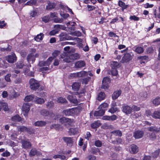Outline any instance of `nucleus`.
I'll use <instances>...</instances> for the list:
<instances>
[{
  "instance_id": "nucleus-61",
  "label": "nucleus",
  "mask_w": 160,
  "mask_h": 160,
  "mask_svg": "<svg viewBox=\"0 0 160 160\" xmlns=\"http://www.w3.org/2000/svg\"><path fill=\"white\" fill-rule=\"evenodd\" d=\"M89 78L87 77L83 78L82 81V83L86 84L89 81Z\"/></svg>"
},
{
  "instance_id": "nucleus-22",
  "label": "nucleus",
  "mask_w": 160,
  "mask_h": 160,
  "mask_svg": "<svg viewBox=\"0 0 160 160\" xmlns=\"http://www.w3.org/2000/svg\"><path fill=\"white\" fill-rule=\"evenodd\" d=\"M118 5L122 8V10L123 11L124 9L127 8L128 7V5H126L124 2L121 1H119L118 3Z\"/></svg>"
},
{
  "instance_id": "nucleus-29",
  "label": "nucleus",
  "mask_w": 160,
  "mask_h": 160,
  "mask_svg": "<svg viewBox=\"0 0 160 160\" xmlns=\"http://www.w3.org/2000/svg\"><path fill=\"white\" fill-rule=\"evenodd\" d=\"M34 95H31L26 96L24 100L25 102H30L33 100H34Z\"/></svg>"
},
{
  "instance_id": "nucleus-14",
  "label": "nucleus",
  "mask_w": 160,
  "mask_h": 160,
  "mask_svg": "<svg viewBox=\"0 0 160 160\" xmlns=\"http://www.w3.org/2000/svg\"><path fill=\"white\" fill-rule=\"evenodd\" d=\"M17 57L14 54L8 56L7 61L9 63H13L16 60Z\"/></svg>"
},
{
  "instance_id": "nucleus-45",
  "label": "nucleus",
  "mask_w": 160,
  "mask_h": 160,
  "mask_svg": "<svg viewBox=\"0 0 160 160\" xmlns=\"http://www.w3.org/2000/svg\"><path fill=\"white\" fill-rule=\"evenodd\" d=\"M86 72L84 71H82L80 72H77V78L84 76L86 74Z\"/></svg>"
},
{
  "instance_id": "nucleus-19",
  "label": "nucleus",
  "mask_w": 160,
  "mask_h": 160,
  "mask_svg": "<svg viewBox=\"0 0 160 160\" xmlns=\"http://www.w3.org/2000/svg\"><path fill=\"white\" fill-rule=\"evenodd\" d=\"M110 66L112 69L117 68L120 67V65L118 62L116 61H112L111 62Z\"/></svg>"
},
{
  "instance_id": "nucleus-23",
  "label": "nucleus",
  "mask_w": 160,
  "mask_h": 160,
  "mask_svg": "<svg viewBox=\"0 0 160 160\" xmlns=\"http://www.w3.org/2000/svg\"><path fill=\"white\" fill-rule=\"evenodd\" d=\"M28 127L24 126H20L17 127V129L18 132H26L28 130Z\"/></svg>"
},
{
  "instance_id": "nucleus-25",
  "label": "nucleus",
  "mask_w": 160,
  "mask_h": 160,
  "mask_svg": "<svg viewBox=\"0 0 160 160\" xmlns=\"http://www.w3.org/2000/svg\"><path fill=\"white\" fill-rule=\"evenodd\" d=\"M67 99L71 102L74 104H77L78 103V101L76 99L74 98L72 95H68V97Z\"/></svg>"
},
{
  "instance_id": "nucleus-37",
  "label": "nucleus",
  "mask_w": 160,
  "mask_h": 160,
  "mask_svg": "<svg viewBox=\"0 0 160 160\" xmlns=\"http://www.w3.org/2000/svg\"><path fill=\"white\" fill-rule=\"evenodd\" d=\"M112 136H118L119 137H121L122 135V133L119 130H115L111 132Z\"/></svg>"
},
{
  "instance_id": "nucleus-47",
  "label": "nucleus",
  "mask_w": 160,
  "mask_h": 160,
  "mask_svg": "<svg viewBox=\"0 0 160 160\" xmlns=\"http://www.w3.org/2000/svg\"><path fill=\"white\" fill-rule=\"evenodd\" d=\"M100 125V124L99 123H98V122H95L92 123L91 125V126L92 128L95 129L98 127Z\"/></svg>"
},
{
  "instance_id": "nucleus-56",
  "label": "nucleus",
  "mask_w": 160,
  "mask_h": 160,
  "mask_svg": "<svg viewBox=\"0 0 160 160\" xmlns=\"http://www.w3.org/2000/svg\"><path fill=\"white\" fill-rule=\"evenodd\" d=\"M132 108V111H138L140 110V108L139 107H138L136 106L133 105L132 106L131 108Z\"/></svg>"
},
{
  "instance_id": "nucleus-9",
  "label": "nucleus",
  "mask_w": 160,
  "mask_h": 160,
  "mask_svg": "<svg viewBox=\"0 0 160 160\" xmlns=\"http://www.w3.org/2000/svg\"><path fill=\"white\" fill-rule=\"evenodd\" d=\"M132 59L131 55L129 53L125 54L122 57V62H127L131 60Z\"/></svg>"
},
{
  "instance_id": "nucleus-33",
  "label": "nucleus",
  "mask_w": 160,
  "mask_h": 160,
  "mask_svg": "<svg viewBox=\"0 0 160 160\" xmlns=\"http://www.w3.org/2000/svg\"><path fill=\"white\" fill-rule=\"evenodd\" d=\"M148 130L151 132H158L160 130V128H158L156 127H151L148 128Z\"/></svg>"
},
{
  "instance_id": "nucleus-1",
  "label": "nucleus",
  "mask_w": 160,
  "mask_h": 160,
  "mask_svg": "<svg viewBox=\"0 0 160 160\" xmlns=\"http://www.w3.org/2000/svg\"><path fill=\"white\" fill-rule=\"evenodd\" d=\"M80 108L76 107L64 110L62 113L66 116L74 115L78 114L80 112Z\"/></svg>"
},
{
  "instance_id": "nucleus-51",
  "label": "nucleus",
  "mask_w": 160,
  "mask_h": 160,
  "mask_svg": "<svg viewBox=\"0 0 160 160\" xmlns=\"http://www.w3.org/2000/svg\"><path fill=\"white\" fill-rule=\"evenodd\" d=\"M11 75L10 73L8 74L5 77V80L8 82H10L11 81L10 77H11Z\"/></svg>"
},
{
  "instance_id": "nucleus-44",
  "label": "nucleus",
  "mask_w": 160,
  "mask_h": 160,
  "mask_svg": "<svg viewBox=\"0 0 160 160\" xmlns=\"http://www.w3.org/2000/svg\"><path fill=\"white\" fill-rule=\"evenodd\" d=\"M53 158L55 159L58 158H60L62 160H64L65 159V157L62 155H54L53 156Z\"/></svg>"
},
{
  "instance_id": "nucleus-13",
  "label": "nucleus",
  "mask_w": 160,
  "mask_h": 160,
  "mask_svg": "<svg viewBox=\"0 0 160 160\" xmlns=\"http://www.w3.org/2000/svg\"><path fill=\"white\" fill-rule=\"evenodd\" d=\"M85 66V63L84 61H79L76 62L75 64V67L76 68H80L84 67Z\"/></svg>"
},
{
  "instance_id": "nucleus-16",
  "label": "nucleus",
  "mask_w": 160,
  "mask_h": 160,
  "mask_svg": "<svg viewBox=\"0 0 160 160\" xmlns=\"http://www.w3.org/2000/svg\"><path fill=\"white\" fill-rule=\"evenodd\" d=\"M41 114L44 116H49L51 118L53 117L54 116L53 113L52 112H49L47 110L43 109L41 110Z\"/></svg>"
},
{
  "instance_id": "nucleus-39",
  "label": "nucleus",
  "mask_w": 160,
  "mask_h": 160,
  "mask_svg": "<svg viewBox=\"0 0 160 160\" xmlns=\"http://www.w3.org/2000/svg\"><path fill=\"white\" fill-rule=\"evenodd\" d=\"M108 106V105L107 103L104 102L99 106V108H101L102 110H104V112H105L106 110V108H107Z\"/></svg>"
},
{
  "instance_id": "nucleus-40",
  "label": "nucleus",
  "mask_w": 160,
  "mask_h": 160,
  "mask_svg": "<svg viewBox=\"0 0 160 160\" xmlns=\"http://www.w3.org/2000/svg\"><path fill=\"white\" fill-rule=\"evenodd\" d=\"M71 58L72 59V61L74 60L77 59L79 57V55L77 53H75L71 54H70Z\"/></svg>"
},
{
  "instance_id": "nucleus-42",
  "label": "nucleus",
  "mask_w": 160,
  "mask_h": 160,
  "mask_svg": "<svg viewBox=\"0 0 160 160\" xmlns=\"http://www.w3.org/2000/svg\"><path fill=\"white\" fill-rule=\"evenodd\" d=\"M57 101L58 103H66L67 102L66 100L62 97H60L57 99Z\"/></svg>"
},
{
  "instance_id": "nucleus-27",
  "label": "nucleus",
  "mask_w": 160,
  "mask_h": 160,
  "mask_svg": "<svg viewBox=\"0 0 160 160\" xmlns=\"http://www.w3.org/2000/svg\"><path fill=\"white\" fill-rule=\"evenodd\" d=\"M105 112L104 110H102L100 108V109L98 111H95L94 113V116H102L104 114Z\"/></svg>"
},
{
  "instance_id": "nucleus-53",
  "label": "nucleus",
  "mask_w": 160,
  "mask_h": 160,
  "mask_svg": "<svg viewBox=\"0 0 160 160\" xmlns=\"http://www.w3.org/2000/svg\"><path fill=\"white\" fill-rule=\"evenodd\" d=\"M27 132H28L30 134H33L34 133L35 130L30 127H28V130Z\"/></svg>"
},
{
  "instance_id": "nucleus-49",
  "label": "nucleus",
  "mask_w": 160,
  "mask_h": 160,
  "mask_svg": "<svg viewBox=\"0 0 160 160\" xmlns=\"http://www.w3.org/2000/svg\"><path fill=\"white\" fill-rule=\"evenodd\" d=\"M46 105L47 108H50L53 107L54 103L52 102L51 101L48 102Z\"/></svg>"
},
{
  "instance_id": "nucleus-54",
  "label": "nucleus",
  "mask_w": 160,
  "mask_h": 160,
  "mask_svg": "<svg viewBox=\"0 0 160 160\" xmlns=\"http://www.w3.org/2000/svg\"><path fill=\"white\" fill-rule=\"evenodd\" d=\"M49 19L50 18L48 15L45 16L42 18V21L45 23L48 22L49 21Z\"/></svg>"
},
{
  "instance_id": "nucleus-18",
  "label": "nucleus",
  "mask_w": 160,
  "mask_h": 160,
  "mask_svg": "<svg viewBox=\"0 0 160 160\" xmlns=\"http://www.w3.org/2000/svg\"><path fill=\"white\" fill-rule=\"evenodd\" d=\"M34 101L36 103L40 104L43 103L45 102V101L43 98L36 96L35 97Z\"/></svg>"
},
{
  "instance_id": "nucleus-36",
  "label": "nucleus",
  "mask_w": 160,
  "mask_h": 160,
  "mask_svg": "<svg viewBox=\"0 0 160 160\" xmlns=\"http://www.w3.org/2000/svg\"><path fill=\"white\" fill-rule=\"evenodd\" d=\"M105 97V93L103 92H101L98 94L97 98L98 100L99 101H101L104 99Z\"/></svg>"
},
{
  "instance_id": "nucleus-20",
  "label": "nucleus",
  "mask_w": 160,
  "mask_h": 160,
  "mask_svg": "<svg viewBox=\"0 0 160 160\" xmlns=\"http://www.w3.org/2000/svg\"><path fill=\"white\" fill-rule=\"evenodd\" d=\"M80 85V83L79 82H74L72 85V89L74 91L78 90Z\"/></svg>"
},
{
  "instance_id": "nucleus-63",
  "label": "nucleus",
  "mask_w": 160,
  "mask_h": 160,
  "mask_svg": "<svg viewBox=\"0 0 160 160\" xmlns=\"http://www.w3.org/2000/svg\"><path fill=\"white\" fill-rule=\"evenodd\" d=\"M53 21L54 22L56 23H61L63 21L62 19L59 18H54Z\"/></svg>"
},
{
  "instance_id": "nucleus-48",
  "label": "nucleus",
  "mask_w": 160,
  "mask_h": 160,
  "mask_svg": "<svg viewBox=\"0 0 160 160\" xmlns=\"http://www.w3.org/2000/svg\"><path fill=\"white\" fill-rule=\"evenodd\" d=\"M24 72L25 74L27 75L31 76H34L33 73L30 71L28 69L25 70Z\"/></svg>"
},
{
  "instance_id": "nucleus-15",
  "label": "nucleus",
  "mask_w": 160,
  "mask_h": 160,
  "mask_svg": "<svg viewBox=\"0 0 160 160\" xmlns=\"http://www.w3.org/2000/svg\"><path fill=\"white\" fill-rule=\"evenodd\" d=\"M64 141L68 145H71L73 143L72 138L70 137H65L63 138Z\"/></svg>"
},
{
  "instance_id": "nucleus-5",
  "label": "nucleus",
  "mask_w": 160,
  "mask_h": 160,
  "mask_svg": "<svg viewBox=\"0 0 160 160\" xmlns=\"http://www.w3.org/2000/svg\"><path fill=\"white\" fill-rule=\"evenodd\" d=\"M2 109L5 111H8L9 109L7 103L3 100L0 101V111Z\"/></svg>"
},
{
  "instance_id": "nucleus-11",
  "label": "nucleus",
  "mask_w": 160,
  "mask_h": 160,
  "mask_svg": "<svg viewBox=\"0 0 160 160\" xmlns=\"http://www.w3.org/2000/svg\"><path fill=\"white\" fill-rule=\"evenodd\" d=\"M110 80L109 78L107 77L103 78L102 81V88L105 89L108 88V84L110 82Z\"/></svg>"
},
{
  "instance_id": "nucleus-50",
  "label": "nucleus",
  "mask_w": 160,
  "mask_h": 160,
  "mask_svg": "<svg viewBox=\"0 0 160 160\" xmlns=\"http://www.w3.org/2000/svg\"><path fill=\"white\" fill-rule=\"evenodd\" d=\"M118 110V109L116 107H112L109 110L108 112L112 113H113L117 111Z\"/></svg>"
},
{
  "instance_id": "nucleus-8",
  "label": "nucleus",
  "mask_w": 160,
  "mask_h": 160,
  "mask_svg": "<svg viewBox=\"0 0 160 160\" xmlns=\"http://www.w3.org/2000/svg\"><path fill=\"white\" fill-rule=\"evenodd\" d=\"M22 146L23 148L25 149H29L31 146V144L28 140H22L21 141Z\"/></svg>"
},
{
  "instance_id": "nucleus-55",
  "label": "nucleus",
  "mask_w": 160,
  "mask_h": 160,
  "mask_svg": "<svg viewBox=\"0 0 160 160\" xmlns=\"http://www.w3.org/2000/svg\"><path fill=\"white\" fill-rule=\"evenodd\" d=\"M129 19L131 20H133L136 21H138L139 20V18L135 15L130 16V17Z\"/></svg>"
},
{
  "instance_id": "nucleus-64",
  "label": "nucleus",
  "mask_w": 160,
  "mask_h": 160,
  "mask_svg": "<svg viewBox=\"0 0 160 160\" xmlns=\"http://www.w3.org/2000/svg\"><path fill=\"white\" fill-rule=\"evenodd\" d=\"M77 78V73H71L69 75V78Z\"/></svg>"
},
{
  "instance_id": "nucleus-24",
  "label": "nucleus",
  "mask_w": 160,
  "mask_h": 160,
  "mask_svg": "<svg viewBox=\"0 0 160 160\" xmlns=\"http://www.w3.org/2000/svg\"><path fill=\"white\" fill-rule=\"evenodd\" d=\"M27 59L29 63H33L35 60V57L32 54H30L28 56Z\"/></svg>"
},
{
  "instance_id": "nucleus-3",
  "label": "nucleus",
  "mask_w": 160,
  "mask_h": 160,
  "mask_svg": "<svg viewBox=\"0 0 160 160\" xmlns=\"http://www.w3.org/2000/svg\"><path fill=\"white\" fill-rule=\"evenodd\" d=\"M59 120L60 122L67 127H68V125H71L73 122V120L64 117L61 118Z\"/></svg>"
},
{
  "instance_id": "nucleus-26",
  "label": "nucleus",
  "mask_w": 160,
  "mask_h": 160,
  "mask_svg": "<svg viewBox=\"0 0 160 160\" xmlns=\"http://www.w3.org/2000/svg\"><path fill=\"white\" fill-rule=\"evenodd\" d=\"M46 124V122H45L42 121H39L35 122L34 125L36 126L42 127L44 126Z\"/></svg>"
},
{
  "instance_id": "nucleus-32",
  "label": "nucleus",
  "mask_w": 160,
  "mask_h": 160,
  "mask_svg": "<svg viewBox=\"0 0 160 160\" xmlns=\"http://www.w3.org/2000/svg\"><path fill=\"white\" fill-rule=\"evenodd\" d=\"M134 51L138 53H141L144 52L143 48L141 47H134Z\"/></svg>"
},
{
  "instance_id": "nucleus-43",
  "label": "nucleus",
  "mask_w": 160,
  "mask_h": 160,
  "mask_svg": "<svg viewBox=\"0 0 160 160\" xmlns=\"http://www.w3.org/2000/svg\"><path fill=\"white\" fill-rule=\"evenodd\" d=\"M112 142L114 144H118L121 143L122 142V141L121 138H118L116 139V140H112Z\"/></svg>"
},
{
  "instance_id": "nucleus-17",
  "label": "nucleus",
  "mask_w": 160,
  "mask_h": 160,
  "mask_svg": "<svg viewBox=\"0 0 160 160\" xmlns=\"http://www.w3.org/2000/svg\"><path fill=\"white\" fill-rule=\"evenodd\" d=\"M53 59V58L52 57H50L46 62H41L40 64H42L43 66H48L50 64L52 60Z\"/></svg>"
},
{
  "instance_id": "nucleus-41",
  "label": "nucleus",
  "mask_w": 160,
  "mask_h": 160,
  "mask_svg": "<svg viewBox=\"0 0 160 160\" xmlns=\"http://www.w3.org/2000/svg\"><path fill=\"white\" fill-rule=\"evenodd\" d=\"M37 2L36 0H30L25 4V5L32 6Z\"/></svg>"
},
{
  "instance_id": "nucleus-35",
  "label": "nucleus",
  "mask_w": 160,
  "mask_h": 160,
  "mask_svg": "<svg viewBox=\"0 0 160 160\" xmlns=\"http://www.w3.org/2000/svg\"><path fill=\"white\" fill-rule=\"evenodd\" d=\"M152 103L155 106H158L160 104V97H158L155 98L153 101Z\"/></svg>"
},
{
  "instance_id": "nucleus-6",
  "label": "nucleus",
  "mask_w": 160,
  "mask_h": 160,
  "mask_svg": "<svg viewBox=\"0 0 160 160\" xmlns=\"http://www.w3.org/2000/svg\"><path fill=\"white\" fill-rule=\"evenodd\" d=\"M11 120L12 121L15 122H21L22 123H24L25 122L24 119L18 115L12 117L11 118Z\"/></svg>"
},
{
  "instance_id": "nucleus-38",
  "label": "nucleus",
  "mask_w": 160,
  "mask_h": 160,
  "mask_svg": "<svg viewBox=\"0 0 160 160\" xmlns=\"http://www.w3.org/2000/svg\"><path fill=\"white\" fill-rule=\"evenodd\" d=\"M63 61L66 62L68 63L72 62L70 54H67L65 56L64 58Z\"/></svg>"
},
{
  "instance_id": "nucleus-46",
  "label": "nucleus",
  "mask_w": 160,
  "mask_h": 160,
  "mask_svg": "<svg viewBox=\"0 0 160 160\" xmlns=\"http://www.w3.org/2000/svg\"><path fill=\"white\" fill-rule=\"evenodd\" d=\"M63 26L59 24L56 25L54 26V28H55V30H58V31L59 30L62 28V29H63Z\"/></svg>"
},
{
  "instance_id": "nucleus-31",
  "label": "nucleus",
  "mask_w": 160,
  "mask_h": 160,
  "mask_svg": "<svg viewBox=\"0 0 160 160\" xmlns=\"http://www.w3.org/2000/svg\"><path fill=\"white\" fill-rule=\"evenodd\" d=\"M44 35L42 33H41L37 35L34 38L35 40L37 42H39L42 40Z\"/></svg>"
},
{
  "instance_id": "nucleus-7",
  "label": "nucleus",
  "mask_w": 160,
  "mask_h": 160,
  "mask_svg": "<svg viewBox=\"0 0 160 160\" xmlns=\"http://www.w3.org/2000/svg\"><path fill=\"white\" fill-rule=\"evenodd\" d=\"M60 41H65L68 39H72L69 36H68L65 32H62L59 36Z\"/></svg>"
},
{
  "instance_id": "nucleus-10",
  "label": "nucleus",
  "mask_w": 160,
  "mask_h": 160,
  "mask_svg": "<svg viewBox=\"0 0 160 160\" xmlns=\"http://www.w3.org/2000/svg\"><path fill=\"white\" fill-rule=\"evenodd\" d=\"M122 111L126 114H130L132 112V108L128 105H125L122 108Z\"/></svg>"
},
{
  "instance_id": "nucleus-34",
  "label": "nucleus",
  "mask_w": 160,
  "mask_h": 160,
  "mask_svg": "<svg viewBox=\"0 0 160 160\" xmlns=\"http://www.w3.org/2000/svg\"><path fill=\"white\" fill-rule=\"evenodd\" d=\"M38 11L37 10H33L31 11L30 13V17L33 18L38 16Z\"/></svg>"
},
{
  "instance_id": "nucleus-57",
  "label": "nucleus",
  "mask_w": 160,
  "mask_h": 160,
  "mask_svg": "<svg viewBox=\"0 0 160 160\" xmlns=\"http://www.w3.org/2000/svg\"><path fill=\"white\" fill-rule=\"evenodd\" d=\"M129 149L131 150H137L138 149V148L136 145L132 144L130 146Z\"/></svg>"
},
{
  "instance_id": "nucleus-58",
  "label": "nucleus",
  "mask_w": 160,
  "mask_h": 160,
  "mask_svg": "<svg viewBox=\"0 0 160 160\" xmlns=\"http://www.w3.org/2000/svg\"><path fill=\"white\" fill-rule=\"evenodd\" d=\"M55 7V5L53 3H50L48 4V5L46 7L47 9L49 10L50 9L53 8Z\"/></svg>"
},
{
  "instance_id": "nucleus-60",
  "label": "nucleus",
  "mask_w": 160,
  "mask_h": 160,
  "mask_svg": "<svg viewBox=\"0 0 160 160\" xmlns=\"http://www.w3.org/2000/svg\"><path fill=\"white\" fill-rule=\"evenodd\" d=\"M95 145L97 147H100L102 145V142L99 140H97L95 142Z\"/></svg>"
},
{
  "instance_id": "nucleus-4",
  "label": "nucleus",
  "mask_w": 160,
  "mask_h": 160,
  "mask_svg": "<svg viewBox=\"0 0 160 160\" xmlns=\"http://www.w3.org/2000/svg\"><path fill=\"white\" fill-rule=\"evenodd\" d=\"M22 110L23 115L25 116H27L28 113L30 110V105L29 103H24L22 107Z\"/></svg>"
},
{
  "instance_id": "nucleus-62",
  "label": "nucleus",
  "mask_w": 160,
  "mask_h": 160,
  "mask_svg": "<svg viewBox=\"0 0 160 160\" xmlns=\"http://www.w3.org/2000/svg\"><path fill=\"white\" fill-rule=\"evenodd\" d=\"M159 154V152H158V151H155L152 153V156L154 158H156L158 156Z\"/></svg>"
},
{
  "instance_id": "nucleus-2",
  "label": "nucleus",
  "mask_w": 160,
  "mask_h": 160,
  "mask_svg": "<svg viewBox=\"0 0 160 160\" xmlns=\"http://www.w3.org/2000/svg\"><path fill=\"white\" fill-rule=\"evenodd\" d=\"M29 84L30 88L33 90H36L40 86L39 82L33 78L30 79Z\"/></svg>"
},
{
  "instance_id": "nucleus-52",
  "label": "nucleus",
  "mask_w": 160,
  "mask_h": 160,
  "mask_svg": "<svg viewBox=\"0 0 160 160\" xmlns=\"http://www.w3.org/2000/svg\"><path fill=\"white\" fill-rule=\"evenodd\" d=\"M111 72L112 74L114 76H116L118 74V70L117 68L112 69L111 70Z\"/></svg>"
},
{
  "instance_id": "nucleus-59",
  "label": "nucleus",
  "mask_w": 160,
  "mask_h": 160,
  "mask_svg": "<svg viewBox=\"0 0 160 160\" xmlns=\"http://www.w3.org/2000/svg\"><path fill=\"white\" fill-rule=\"evenodd\" d=\"M154 49L152 47H149L147 49V52L148 53H152L154 51Z\"/></svg>"
},
{
  "instance_id": "nucleus-30",
  "label": "nucleus",
  "mask_w": 160,
  "mask_h": 160,
  "mask_svg": "<svg viewBox=\"0 0 160 160\" xmlns=\"http://www.w3.org/2000/svg\"><path fill=\"white\" fill-rule=\"evenodd\" d=\"M68 132L70 135H73L78 132V129L77 128H71L69 129Z\"/></svg>"
},
{
  "instance_id": "nucleus-12",
  "label": "nucleus",
  "mask_w": 160,
  "mask_h": 160,
  "mask_svg": "<svg viewBox=\"0 0 160 160\" xmlns=\"http://www.w3.org/2000/svg\"><path fill=\"white\" fill-rule=\"evenodd\" d=\"M144 132L141 131L137 130L134 132L133 136L136 139L141 138L142 137L144 134Z\"/></svg>"
},
{
  "instance_id": "nucleus-28",
  "label": "nucleus",
  "mask_w": 160,
  "mask_h": 160,
  "mask_svg": "<svg viewBox=\"0 0 160 160\" xmlns=\"http://www.w3.org/2000/svg\"><path fill=\"white\" fill-rule=\"evenodd\" d=\"M152 117L156 119H160V112L159 111H156L152 115Z\"/></svg>"
},
{
  "instance_id": "nucleus-21",
  "label": "nucleus",
  "mask_w": 160,
  "mask_h": 160,
  "mask_svg": "<svg viewBox=\"0 0 160 160\" xmlns=\"http://www.w3.org/2000/svg\"><path fill=\"white\" fill-rule=\"evenodd\" d=\"M121 90H118L114 92L112 94V97L113 99H115L121 95Z\"/></svg>"
}]
</instances>
